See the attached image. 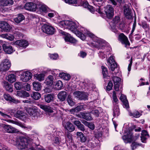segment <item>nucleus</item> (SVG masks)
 Returning <instances> with one entry per match:
<instances>
[{"mask_svg": "<svg viewBox=\"0 0 150 150\" xmlns=\"http://www.w3.org/2000/svg\"><path fill=\"white\" fill-rule=\"evenodd\" d=\"M55 88L57 90H60L63 87V83L62 81L59 80L57 81L55 85Z\"/></svg>", "mask_w": 150, "mask_h": 150, "instance_id": "obj_46", "label": "nucleus"}, {"mask_svg": "<svg viewBox=\"0 0 150 150\" xmlns=\"http://www.w3.org/2000/svg\"><path fill=\"white\" fill-rule=\"evenodd\" d=\"M67 102L68 104L71 106H73L74 105L75 102L73 101L72 98H71V96L69 95L67 98Z\"/></svg>", "mask_w": 150, "mask_h": 150, "instance_id": "obj_43", "label": "nucleus"}, {"mask_svg": "<svg viewBox=\"0 0 150 150\" xmlns=\"http://www.w3.org/2000/svg\"><path fill=\"white\" fill-rule=\"evenodd\" d=\"M90 112H81L80 114L82 118L88 121H91L93 119L90 114Z\"/></svg>", "mask_w": 150, "mask_h": 150, "instance_id": "obj_25", "label": "nucleus"}, {"mask_svg": "<svg viewBox=\"0 0 150 150\" xmlns=\"http://www.w3.org/2000/svg\"><path fill=\"white\" fill-rule=\"evenodd\" d=\"M16 145L18 149L20 150L26 149L29 145L32 144L31 142L27 138L25 137H20L16 139V142L13 143Z\"/></svg>", "mask_w": 150, "mask_h": 150, "instance_id": "obj_2", "label": "nucleus"}, {"mask_svg": "<svg viewBox=\"0 0 150 150\" xmlns=\"http://www.w3.org/2000/svg\"><path fill=\"white\" fill-rule=\"evenodd\" d=\"M30 96L33 99L36 100H38L41 97L40 94L38 92H33Z\"/></svg>", "mask_w": 150, "mask_h": 150, "instance_id": "obj_36", "label": "nucleus"}, {"mask_svg": "<svg viewBox=\"0 0 150 150\" xmlns=\"http://www.w3.org/2000/svg\"><path fill=\"white\" fill-rule=\"evenodd\" d=\"M4 128L5 131L9 133L16 132L17 130L11 125H5L4 126Z\"/></svg>", "mask_w": 150, "mask_h": 150, "instance_id": "obj_20", "label": "nucleus"}, {"mask_svg": "<svg viewBox=\"0 0 150 150\" xmlns=\"http://www.w3.org/2000/svg\"><path fill=\"white\" fill-rule=\"evenodd\" d=\"M54 98V95L52 94H47L44 96L45 100L47 103H49L52 101Z\"/></svg>", "mask_w": 150, "mask_h": 150, "instance_id": "obj_28", "label": "nucleus"}, {"mask_svg": "<svg viewBox=\"0 0 150 150\" xmlns=\"http://www.w3.org/2000/svg\"><path fill=\"white\" fill-rule=\"evenodd\" d=\"M27 112L29 114L34 117H37L38 114L37 110L34 107L29 108L27 109Z\"/></svg>", "mask_w": 150, "mask_h": 150, "instance_id": "obj_17", "label": "nucleus"}, {"mask_svg": "<svg viewBox=\"0 0 150 150\" xmlns=\"http://www.w3.org/2000/svg\"><path fill=\"white\" fill-rule=\"evenodd\" d=\"M1 36L3 38H6L10 41H13L14 39L13 36L11 34H3L1 35Z\"/></svg>", "mask_w": 150, "mask_h": 150, "instance_id": "obj_39", "label": "nucleus"}, {"mask_svg": "<svg viewBox=\"0 0 150 150\" xmlns=\"http://www.w3.org/2000/svg\"><path fill=\"white\" fill-rule=\"evenodd\" d=\"M119 41L123 44L125 45L126 47L128 48L130 45L127 38L123 33H121L119 36Z\"/></svg>", "mask_w": 150, "mask_h": 150, "instance_id": "obj_6", "label": "nucleus"}, {"mask_svg": "<svg viewBox=\"0 0 150 150\" xmlns=\"http://www.w3.org/2000/svg\"><path fill=\"white\" fill-rule=\"evenodd\" d=\"M69 23L68 25L67 28L69 29L71 32L76 34L78 31L77 30V26L76 24L72 21H69Z\"/></svg>", "mask_w": 150, "mask_h": 150, "instance_id": "obj_14", "label": "nucleus"}, {"mask_svg": "<svg viewBox=\"0 0 150 150\" xmlns=\"http://www.w3.org/2000/svg\"><path fill=\"white\" fill-rule=\"evenodd\" d=\"M40 9L44 12H46L48 11V7L45 5H42L40 7Z\"/></svg>", "mask_w": 150, "mask_h": 150, "instance_id": "obj_54", "label": "nucleus"}, {"mask_svg": "<svg viewBox=\"0 0 150 150\" xmlns=\"http://www.w3.org/2000/svg\"><path fill=\"white\" fill-rule=\"evenodd\" d=\"M15 44L19 47H25L28 45V43L25 40H18L15 42Z\"/></svg>", "mask_w": 150, "mask_h": 150, "instance_id": "obj_18", "label": "nucleus"}, {"mask_svg": "<svg viewBox=\"0 0 150 150\" xmlns=\"http://www.w3.org/2000/svg\"><path fill=\"white\" fill-rule=\"evenodd\" d=\"M77 127L82 131H84L85 130L83 125L81 123Z\"/></svg>", "mask_w": 150, "mask_h": 150, "instance_id": "obj_63", "label": "nucleus"}, {"mask_svg": "<svg viewBox=\"0 0 150 150\" xmlns=\"http://www.w3.org/2000/svg\"><path fill=\"white\" fill-rule=\"evenodd\" d=\"M50 58L52 59H56L58 57V55L56 54H50Z\"/></svg>", "mask_w": 150, "mask_h": 150, "instance_id": "obj_59", "label": "nucleus"}, {"mask_svg": "<svg viewBox=\"0 0 150 150\" xmlns=\"http://www.w3.org/2000/svg\"><path fill=\"white\" fill-rule=\"evenodd\" d=\"M4 99L10 101L12 97L8 94H5L4 95Z\"/></svg>", "mask_w": 150, "mask_h": 150, "instance_id": "obj_56", "label": "nucleus"}, {"mask_svg": "<svg viewBox=\"0 0 150 150\" xmlns=\"http://www.w3.org/2000/svg\"><path fill=\"white\" fill-rule=\"evenodd\" d=\"M69 21L68 20L62 21L60 22L59 23V25L62 27H64L65 28H67L68 24L69 23Z\"/></svg>", "mask_w": 150, "mask_h": 150, "instance_id": "obj_42", "label": "nucleus"}, {"mask_svg": "<svg viewBox=\"0 0 150 150\" xmlns=\"http://www.w3.org/2000/svg\"><path fill=\"white\" fill-rule=\"evenodd\" d=\"M124 12L127 18L130 19L132 18V16L131 14V9L127 5H126L124 7Z\"/></svg>", "mask_w": 150, "mask_h": 150, "instance_id": "obj_19", "label": "nucleus"}, {"mask_svg": "<svg viewBox=\"0 0 150 150\" xmlns=\"http://www.w3.org/2000/svg\"><path fill=\"white\" fill-rule=\"evenodd\" d=\"M9 112L5 110L4 109H1L0 110V115L4 119H2L3 120L16 124L22 128H28V127H25L24 125L21 122L14 121L9 119L11 118V117L9 115Z\"/></svg>", "mask_w": 150, "mask_h": 150, "instance_id": "obj_1", "label": "nucleus"}, {"mask_svg": "<svg viewBox=\"0 0 150 150\" xmlns=\"http://www.w3.org/2000/svg\"><path fill=\"white\" fill-rule=\"evenodd\" d=\"M25 19L23 15L20 14L18 15L17 17L14 19V20L16 23H19L23 21Z\"/></svg>", "mask_w": 150, "mask_h": 150, "instance_id": "obj_32", "label": "nucleus"}, {"mask_svg": "<svg viewBox=\"0 0 150 150\" xmlns=\"http://www.w3.org/2000/svg\"><path fill=\"white\" fill-rule=\"evenodd\" d=\"M105 42L102 39H98L96 41V45L97 46L100 47L104 46L105 45Z\"/></svg>", "mask_w": 150, "mask_h": 150, "instance_id": "obj_38", "label": "nucleus"}, {"mask_svg": "<svg viewBox=\"0 0 150 150\" xmlns=\"http://www.w3.org/2000/svg\"><path fill=\"white\" fill-rule=\"evenodd\" d=\"M14 116L16 117L23 121L25 120L26 118L25 113L23 111L20 110L17 111L16 113L14 115Z\"/></svg>", "mask_w": 150, "mask_h": 150, "instance_id": "obj_16", "label": "nucleus"}, {"mask_svg": "<svg viewBox=\"0 0 150 150\" xmlns=\"http://www.w3.org/2000/svg\"><path fill=\"white\" fill-rule=\"evenodd\" d=\"M75 34L82 40H85L86 39L85 35L79 31H78L77 33H76Z\"/></svg>", "mask_w": 150, "mask_h": 150, "instance_id": "obj_44", "label": "nucleus"}, {"mask_svg": "<svg viewBox=\"0 0 150 150\" xmlns=\"http://www.w3.org/2000/svg\"><path fill=\"white\" fill-rule=\"evenodd\" d=\"M1 5L3 6H10L13 4V1L12 0H2Z\"/></svg>", "mask_w": 150, "mask_h": 150, "instance_id": "obj_34", "label": "nucleus"}, {"mask_svg": "<svg viewBox=\"0 0 150 150\" xmlns=\"http://www.w3.org/2000/svg\"><path fill=\"white\" fill-rule=\"evenodd\" d=\"M15 87L17 90H20L23 87V86L21 83L19 82H17L15 83Z\"/></svg>", "mask_w": 150, "mask_h": 150, "instance_id": "obj_50", "label": "nucleus"}, {"mask_svg": "<svg viewBox=\"0 0 150 150\" xmlns=\"http://www.w3.org/2000/svg\"><path fill=\"white\" fill-rule=\"evenodd\" d=\"M120 99L123 103L124 105L126 108H128L129 107V105L128 101L127 99L126 96L124 95H121L120 97Z\"/></svg>", "mask_w": 150, "mask_h": 150, "instance_id": "obj_31", "label": "nucleus"}, {"mask_svg": "<svg viewBox=\"0 0 150 150\" xmlns=\"http://www.w3.org/2000/svg\"><path fill=\"white\" fill-rule=\"evenodd\" d=\"M42 30L43 32L50 35L54 34L55 32V29L53 26L47 24L44 25Z\"/></svg>", "mask_w": 150, "mask_h": 150, "instance_id": "obj_5", "label": "nucleus"}, {"mask_svg": "<svg viewBox=\"0 0 150 150\" xmlns=\"http://www.w3.org/2000/svg\"><path fill=\"white\" fill-rule=\"evenodd\" d=\"M4 86L6 90L8 92H11L13 91V86L8 82H4Z\"/></svg>", "mask_w": 150, "mask_h": 150, "instance_id": "obj_29", "label": "nucleus"}, {"mask_svg": "<svg viewBox=\"0 0 150 150\" xmlns=\"http://www.w3.org/2000/svg\"><path fill=\"white\" fill-rule=\"evenodd\" d=\"M91 113L93 114L96 117H98L99 116V112L98 110H92Z\"/></svg>", "mask_w": 150, "mask_h": 150, "instance_id": "obj_52", "label": "nucleus"}, {"mask_svg": "<svg viewBox=\"0 0 150 150\" xmlns=\"http://www.w3.org/2000/svg\"><path fill=\"white\" fill-rule=\"evenodd\" d=\"M44 91L45 93H50L52 91L51 88L50 87H46L44 89Z\"/></svg>", "mask_w": 150, "mask_h": 150, "instance_id": "obj_64", "label": "nucleus"}, {"mask_svg": "<svg viewBox=\"0 0 150 150\" xmlns=\"http://www.w3.org/2000/svg\"><path fill=\"white\" fill-rule=\"evenodd\" d=\"M112 79L114 84H120L121 81V79L120 78L116 76H114L113 77Z\"/></svg>", "mask_w": 150, "mask_h": 150, "instance_id": "obj_48", "label": "nucleus"}, {"mask_svg": "<svg viewBox=\"0 0 150 150\" xmlns=\"http://www.w3.org/2000/svg\"><path fill=\"white\" fill-rule=\"evenodd\" d=\"M34 76L36 79L39 81H41L44 80L45 75L43 74H35Z\"/></svg>", "mask_w": 150, "mask_h": 150, "instance_id": "obj_40", "label": "nucleus"}, {"mask_svg": "<svg viewBox=\"0 0 150 150\" xmlns=\"http://www.w3.org/2000/svg\"><path fill=\"white\" fill-rule=\"evenodd\" d=\"M32 74L28 71H25L23 72L21 76V79L23 82H27L32 77Z\"/></svg>", "mask_w": 150, "mask_h": 150, "instance_id": "obj_10", "label": "nucleus"}, {"mask_svg": "<svg viewBox=\"0 0 150 150\" xmlns=\"http://www.w3.org/2000/svg\"><path fill=\"white\" fill-rule=\"evenodd\" d=\"M87 126L92 130H93L95 128L94 125L92 123L89 122Z\"/></svg>", "mask_w": 150, "mask_h": 150, "instance_id": "obj_62", "label": "nucleus"}, {"mask_svg": "<svg viewBox=\"0 0 150 150\" xmlns=\"http://www.w3.org/2000/svg\"><path fill=\"white\" fill-rule=\"evenodd\" d=\"M4 52L8 54H11L13 52L12 47L7 44H4L2 45Z\"/></svg>", "mask_w": 150, "mask_h": 150, "instance_id": "obj_21", "label": "nucleus"}, {"mask_svg": "<svg viewBox=\"0 0 150 150\" xmlns=\"http://www.w3.org/2000/svg\"><path fill=\"white\" fill-rule=\"evenodd\" d=\"M40 107L45 112L48 113H51L53 112L52 108L49 106L44 105H40Z\"/></svg>", "mask_w": 150, "mask_h": 150, "instance_id": "obj_26", "label": "nucleus"}, {"mask_svg": "<svg viewBox=\"0 0 150 150\" xmlns=\"http://www.w3.org/2000/svg\"><path fill=\"white\" fill-rule=\"evenodd\" d=\"M62 125L65 129H67L69 132H72L75 129V127L70 122H66L63 120L62 122Z\"/></svg>", "mask_w": 150, "mask_h": 150, "instance_id": "obj_9", "label": "nucleus"}, {"mask_svg": "<svg viewBox=\"0 0 150 150\" xmlns=\"http://www.w3.org/2000/svg\"><path fill=\"white\" fill-rule=\"evenodd\" d=\"M140 145V144L138 143L135 142H133L131 146L132 149V150H134L137 147V146Z\"/></svg>", "mask_w": 150, "mask_h": 150, "instance_id": "obj_53", "label": "nucleus"}, {"mask_svg": "<svg viewBox=\"0 0 150 150\" xmlns=\"http://www.w3.org/2000/svg\"><path fill=\"white\" fill-rule=\"evenodd\" d=\"M76 136L78 138H80L81 141L82 142H84L86 140V138L83 133L81 132H77L76 133Z\"/></svg>", "mask_w": 150, "mask_h": 150, "instance_id": "obj_33", "label": "nucleus"}, {"mask_svg": "<svg viewBox=\"0 0 150 150\" xmlns=\"http://www.w3.org/2000/svg\"><path fill=\"white\" fill-rule=\"evenodd\" d=\"M113 117H117L120 114V112L118 106L117 105L114 107L113 110Z\"/></svg>", "mask_w": 150, "mask_h": 150, "instance_id": "obj_37", "label": "nucleus"}, {"mask_svg": "<svg viewBox=\"0 0 150 150\" xmlns=\"http://www.w3.org/2000/svg\"><path fill=\"white\" fill-rule=\"evenodd\" d=\"M120 21V18L119 16H116L112 20L111 22V23L113 24L114 25H115L119 23Z\"/></svg>", "mask_w": 150, "mask_h": 150, "instance_id": "obj_47", "label": "nucleus"}, {"mask_svg": "<svg viewBox=\"0 0 150 150\" xmlns=\"http://www.w3.org/2000/svg\"><path fill=\"white\" fill-rule=\"evenodd\" d=\"M33 89L35 91H39L42 87L41 83L39 82L35 81L33 83Z\"/></svg>", "mask_w": 150, "mask_h": 150, "instance_id": "obj_24", "label": "nucleus"}, {"mask_svg": "<svg viewBox=\"0 0 150 150\" xmlns=\"http://www.w3.org/2000/svg\"><path fill=\"white\" fill-rule=\"evenodd\" d=\"M102 73L104 78L107 77L108 75V73L106 68L104 66H102Z\"/></svg>", "mask_w": 150, "mask_h": 150, "instance_id": "obj_45", "label": "nucleus"}, {"mask_svg": "<svg viewBox=\"0 0 150 150\" xmlns=\"http://www.w3.org/2000/svg\"><path fill=\"white\" fill-rule=\"evenodd\" d=\"M132 133L129 131L126 135L122 137V139L126 143H130L132 140Z\"/></svg>", "mask_w": 150, "mask_h": 150, "instance_id": "obj_15", "label": "nucleus"}, {"mask_svg": "<svg viewBox=\"0 0 150 150\" xmlns=\"http://www.w3.org/2000/svg\"><path fill=\"white\" fill-rule=\"evenodd\" d=\"M11 67V63L9 60L6 59L3 60L0 64V71L8 70Z\"/></svg>", "mask_w": 150, "mask_h": 150, "instance_id": "obj_4", "label": "nucleus"}, {"mask_svg": "<svg viewBox=\"0 0 150 150\" xmlns=\"http://www.w3.org/2000/svg\"><path fill=\"white\" fill-rule=\"evenodd\" d=\"M129 115L135 118L139 117L141 116V114L138 111H136L132 113H130Z\"/></svg>", "mask_w": 150, "mask_h": 150, "instance_id": "obj_49", "label": "nucleus"}, {"mask_svg": "<svg viewBox=\"0 0 150 150\" xmlns=\"http://www.w3.org/2000/svg\"><path fill=\"white\" fill-rule=\"evenodd\" d=\"M16 96L20 97L25 98L29 97L30 94L29 93L25 91H17Z\"/></svg>", "mask_w": 150, "mask_h": 150, "instance_id": "obj_27", "label": "nucleus"}, {"mask_svg": "<svg viewBox=\"0 0 150 150\" xmlns=\"http://www.w3.org/2000/svg\"><path fill=\"white\" fill-rule=\"evenodd\" d=\"M60 141L58 137H55L53 140V144L55 145H58L59 144Z\"/></svg>", "mask_w": 150, "mask_h": 150, "instance_id": "obj_51", "label": "nucleus"}, {"mask_svg": "<svg viewBox=\"0 0 150 150\" xmlns=\"http://www.w3.org/2000/svg\"><path fill=\"white\" fill-rule=\"evenodd\" d=\"M61 33L64 36V38L66 42H69L72 43H76L77 42V40L69 33L62 31H61Z\"/></svg>", "mask_w": 150, "mask_h": 150, "instance_id": "obj_3", "label": "nucleus"}, {"mask_svg": "<svg viewBox=\"0 0 150 150\" xmlns=\"http://www.w3.org/2000/svg\"><path fill=\"white\" fill-rule=\"evenodd\" d=\"M25 9L30 11H35L37 9V5L35 4L32 2L27 3L24 6Z\"/></svg>", "mask_w": 150, "mask_h": 150, "instance_id": "obj_13", "label": "nucleus"}, {"mask_svg": "<svg viewBox=\"0 0 150 150\" xmlns=\"http://www.w3.org/2000/svg\"><path fill=\"white\" fill-rule=\"evenodd\" d=\"M107 63L109 65V68L112 71H113L117 68V64L115 62L113 56H110L107 60Z\"/></svg>", "mask_w": 150, "mask_h": 150, "instance_id": "obj_7", "label": "nucleus"}, {"mask_svg": "<svg viewBox=\"0 0 150 150\" xmlns=\"http://www.w3.org/2000/svg\"><path fill=\"white\" fill-rule=\"evenodd\" d=\"M83 108V106L82 105H79L75 108L76 112H79L82 110Z\"/></svg>", "mask_w": 150, "mask_h": 150, "instance_id": "obj_61", "label": "nucleus"}, {"mask_svg": "<svg viewBox=\"0 0 150 150\" xmlns=\"http://www.w3.org/2000/svg\"><path fill=\"white\" fill-rule=\"evenodd\" d=\"M113 86V84L111 81H110L108 85L107 86V90L108 91H110L112 89Z\"/></svg>", "mask_w": 150, "mask_h": 150, "instance_id": "obj_55", "label": "nucleus"}, {"mask_svg": "<svg viewBox=\"0 0 150 150\" xmlns=\"http://www.w3.org/2000/svg\"><path fill=\"white\" fill-rule=\"evenodd\" d=\"M149 137V134H148L147 131L145 130H143L142 131L141 137L142 142L143 143H146V139Z\"/></svg>", "mask_w": 150, "mask_h": 150, "instance_id": "obj_22", "label": "nucleus"}, {"mask_svg": "<svg viewBox=\"0 0 150 150\" xmlns=\"http://www.w3.org/2000/svg\"><path fill=\"white\" fill-rule=\"evenodd\" d=\"M67 96V93L65 91H61L58 93L57 97L61 101H63L66 99Z\"/></svg>", "mask_w": 150, "mask_h": 150, "instance_id": "obj_23", "label": "nucleus"}, {"mask_svg": "<svg viewBox=\"0 0 150 150\" xmlns=\"http://www.w3.org/2000/svg\"><path fill=\"white\" fill-rule=\"evenodd\" d=\"M59 76L62 79L65 80H68L70 78V76L69 74H65L64 73H59Z\"/></svg>", "mask_w": 150, "mask_h": 150, "instance_id": "obj_35", "label": "nucleus"}, {"mask_svg": "<svg viewBox=\"0 0 150 150\" xmlns=\"http://www.w3.org/2000/svg\"><path fill=\"white\" fill-rule=\"evenodd\" d=\"M74 96L80 100L87 99L88 95L85 92L76 91L73 93Z\"/></svg>", "mask_w": 150, "mask_h": 150, "instance_id": "obj_8", "label": "nucleus"}, {"mask_svg": "<svg viewBox=\"0 0 150 150\" xmlns=\"http://www.w3.org/2000/svg\"><path fill=\"white\" fill-rule=\"evenodd\" d=\"M54 78L52 75L49 76L45 81L44 83L47 85L52 86Z\"/></svg>", "mask_w": 150, "mask_h": 150, "instance_id": "obj_30", "label": "nucleus"}, {"mask_svg": "<svg viewBox=\"0 0 150 150\" xmlns=\"http://www.w3.org/2000/svg\"><path fill=\"white\" fill-rule=\"evenodd\" d=\"M66 3L69 4H73L76 3V0H64Z\"/></svg>", "mask_w": 150, "mask_h": 150, "instance_id": "obj_60", "label": "nucleus"}, {"mask_svg": "<svg viewBox=\"0 0 150 150\" xmlns=\"http://www.w3.org/2000/svg\"><path fill=\"white\" fill-rule=\"evenodd\" d=\"M105 11L107 17L109 18L112 17L114 14L113 8L110 5H107L105 8Z\"/></svg>", "mask_w": 150, "mask_h": 150, "instance_id": "obj_11", "label": "nucleus"}, {"mask_svg": "<svg viewBox=\"0 0 150 150\" xmlns=\"http://www.w3.org/2000/svg\"><path fill=\"white\" fill-rule=\"evenodd\" d=\"M105 0H94V3L96 4L101 5L103 4Z\"/></svg>", "mask_w": 150, "mask_h": 150, "instance_id": "obj_58", "label": "nucleus"}, {"mask_svg": "<svg viewBox=\"0 0 150 150\" xmlns=\"http://www.w3.org/2000/svg\"><path fill=\"white\" fill-rule=\"evenodd\" d=\"M23 102L24 103L32 104L33 103V100L30 99H27V100H23Z\"/></svg>", "mask_w": 150, "mask_h": 150, "instance_id": "obj_57", "label": "nucleus"}, {"mask_svg": "<svg viewBox=\"0 0 150 150\" xmlns=\"http://www.w3.org/2000/svg\"><path fill=\"white\" fill-rule=\"evenodd\" d=\"M8 80L11 83L15 82L16 80V76L14 74L9 75L8 76Z\"/></svg>", "mask_w": 150, "mask_h": 150, "instance_id": "obj_41", "label": "nucleus"}, {"mask_svg": "<svg viewBox=\"0 0 150 150\" xmlns=\"http://www.w3.org/2000/svg\"><path fill=\"white\" fill-rule=\"evenodd\" d=\"M0 28L5 32H9L11 28V26L6 22L2 21L0 22Z\"/></svg>", "mask_w": 150, "mask_h": 150, "instance_id": "obj_12", "label": "nucleus"}]
</instances>
